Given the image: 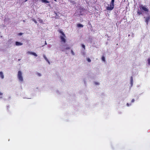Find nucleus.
Masks as SVG:
<instances>
[{
	"instance_id": "f257e3e1",
	"label": "nucleus",
	"mask_w": 150,
	"mask_h": 150,
	"mask_svg": "<svg viewBox=\"0 0 150 150\" xmlns=\"http://www.w3.org/2000/svg\"><path fill=\"white\" fill-rule=\"evenodd\" d=\"M115 0H111V1L110 4V6H107L106 7V9L108 11H111L114 8V3Z\"/></svg>"
},
{
	"instance_id": "f03ea898",
	"label": "nucleus",
	"mask_w": 150,
	"mask_h": 150,
	"mask_svg": "<svg viewBox=\"0 0 150 150\" xmlns=\"http://www.w3.org/2000/svg\"><path fill=\"white\" fill-rule=\"evenodd\" d=\"M139 8L140 10L142 11H145V12L148 13L149 11V9L146 8V6H143L142 5H141L139 6Z\"/></svg>"
},
{
	"instance_id": "7ed1b4c3",
	"label": "nucleus",
	"mask_w": 150,
	"mask_h": 150,
	"mask_svg": "<svg viewBox=\"0 0 150 150\" xmlns=\"http://www.w3.org/2000/svg\"><path fill=\"white\" fill-rule=\"evenodd\" d=\"M59 32L61 33L62 35V36H60L61 41L63 42L64 43H65L66 42V40L65 39V38L66 37L64 33L61 30H59Z\"/></svg>"
},
{
	"instance_id": "20e7f679",
	"label": "nucleus",
	"mask_w": 150,
	"mask_h": 150,
	"mask_svg": "<svg viewBox=\"0 0 150 150\" xmlns=\"http://www.w3.org/2000/svg\"><path fill=\"white\" fill-rule=\"evenodd\" d=\"M18 77L19 81L21 82L23 81L22 72L21 71H19L18 72Z\"/></svg>"
},
{
	"instance_id": "39448f33",
	"label": "nucleus",
	"mask_w": 150,
	"mask_h": 150,
	"mask_svg": "<svg viewBox=\"0 0 150 150\" xmlns=\"http://www.w3.org/2000/svg\"><path fill=\"white\" fill-rule=\"evenodd\" d=\"M150 19V16H148L145 19V22H146L147 25L148 24V22Z\"/></svg>"
},
{
	"instance_id": "423d86ee",
	"label": "nucleus",
	"mask_w": 150,
	"mask_h": 150,
	"mask_svg": "<svg viewBox=\"0 0 150 150\" xmlns=\"http://www.w3.org/2000/svg\"><path fill=\"white\" fill-rule=\"evenodd\" d=\"M27 53L28 54H31L32 55H33L36 57H37V55L35 52H30L29 51H28V52H27Z\"/></svg>"
},
{
	"instance_id": "0eeeda50",
	"label": "nucleus",
	"mask_w": 150,
	"mask_h": 150,
	"mask_svg": "<svg viewBox=\"0 0 150 150\" xmlns=\"http://www.w3.org/2000/svg\"><path fill=\"white\" fill-rule=\"evenodd\" d=\"M16 45L17 46L22 45H23V44L22 42H16Z\"/></svg>"
},
{
	"instance_id": "6e6552de",
	"label": "nucleus",
	"mask_w": 150,
	"mask_h": 150,
	"mask_svg": "<svg viewBox=\"0 0 150 150\" xmlns=\"http://www.w3.org/2000/svg\"><path fill=\"white\" fill-rule=\"evenodd\" d=\"M43 56L45 60L48 62V63H49V64H50V62L49 61V60H48V59H47V58L46 56L45 55H44Z\"/></svg>"
},
{
	"instance_id": "1a4fd4ad",
	"label": "nucleus",
	"mask_w": 150,
	"mask_h": 150,
	"mask_svg": "<svg viewBox=\"0 0 150 150\" xmlns=\"http://www.w3.org/2000/svg\"><path fill=\"white\" fill-rule=\"evenodd\" d=\"M77 26L78 27H83V25L80 23H78L77 24Z\"/></svg>"
},
{
	"instance_id": "9d476101",
	"label": "nucleus",
	"mask_w": 150,
	"mask_h": 150,
	"mask_svg": "<svg viewBox=\"0 0 150 150\" xmlns=\"http://www.w3.org/2000/svg\"><path fill=\"white\" fill-rule=\"evenodd\" d=\"M0 76L1 79H3L4 78V76L3 74V72L2 71L0 72Z\"/></svg>"
},
{
	"instance_id": "9b49d317",
	"label": "nucleus",
	"mask_w": 150,
	"mask_h": 150,
	"mask_svg": "<svg viewBox=\"0 0 150 150\" xmlns=\"http://www.w3.org/2000/svg\"><path fill=\"white\" fill-rule=\"evenodd\" d=\"M41 1L42 2L45 3H50V2L47 0H41Z\"/></svg>"
},
{
	"instance_id": "f8f14e48",
	"label": "nucleus",
	"mask_w": 150,
	"mask_h": 150,
	"mask_svg": "<svg viewBox=\"0 0 150 150\" xmlns=\"http://www.w3.org/2000/svg\"><path fill=\"white\" fill-rule=\"evenodd\" d=\"M38 19H39L38 21L40 23H43V21L42 19H40V18H38Z\"/></svg>"
},
{
	"instance_id": "ddd939ff",
	"label": "nucleus",
	"mask_w": 150,
	"mask_h": 150,
	"mask_svg": "<svg viewBox=\"0 0 150 150\" xmlns=\"http://www.w3.org/2000/svg\"><path fill=\"white\" fill-rule=\"evenodd\" d=\"M137 14L138 15H141V14H142V11H137Z\"/></svg>"
},
{
	"instance_id": "4468645a",
	"label": "nucleus",
	"mask_w": 150,
	"mask_h": 150,
	"mask_svg": "<svg viewBox=\"0 0 150 150\" xmlns=\"http://www.w3.org/2000/svg\"><path fill=\"white\" fill-rule=\"evenodd\" d=\"M130 81H131V85H132L133 83V77L132 76H131V79H130Z\"/></svg>"
},
{
	"instance_id": "2eb2a0df",
	"label": "nucleus",
	"mask_w": 150,
	"mask_h": 150,
	"mask_svg": "<svg viewBox=\"0 0 150 150\" xmlns=\"http://www.w3.org/2000/svg\"><path fill=\"white\" fill-rule=\"evenodd\" d=\"M147 61L148 64L150 65V58H148Z\"/></svg>"
},
{
	"instance_id": "dca6fc26",
	"label": "nucleus",
	"mask_w": 150,
	"mask_h": 150,
	"mask_svg": "<svg viewBox=\"0 0 150 150\" xmlns=\"http://www.w3.org/2000/svg\"><path fill=\"white\" fill-rule=\"evenodd\" d=\"M70 2L72 4H75V1H74L70 0Z\"/></svg>"
},
{
	"instance_id": "f3484780",
	"label": "nucleus",
	"mask_w": 150,
	"mask_h": 150,
	"mask_svg": "<svg viewBox=\"0 0 150 150\" xmlns=\"http://www.w3.org/2000/svg\"><path fill=\"white\" fill-rule=\"evenodd\" d=\"M102 60L105 62V57L104 56H103L102 57Z\"/></svg>"
},
{
	"instance_id": "a211bd4d",
	"label": "nucleus",
	"mask_w": 150,
	"mask_h": 150,
	"mask_svg": "<svg viewBox=\"0 0 150 150\" xmlns=\"http://www.w3.org/2000/svg\"><path fill=\"white\" fill-rule=\"evenodd\" d=\"M32 20L35 23H37V22L34 19H32Z\"/></svg>"
},
{
	"instance_id": "6ab92c4d",
	"label": "nucleus",
	"mask_w": 150,
	"mask_h": 150,
	"mask_svg": "<svg viewBox=\"0 0 150 150\" xmlns=\"http://www.w3.org/2000/svg\"><path fill=\"white\" fill-rule=\"evenodd\" d=\"M81 46L84 49H85V46L84 45L82 44L81 45Z\"/></svg>"
},
{
	"instance_id": "aec40b11",
	"label": "nucleus",
	"mask_w": 150,
	"mask_h": 150,
	"mask_svg": "<svg viewBox=\"0 0 150 150\" xmlns=\"http://www.w3.org/2000/svg\"><path fill=\"white\" fill-rule=\"evenodd\" d=\"M87 61L88 62H91V60L89 58H87Z\"/></svg>"
},
{
	"instance_id": "412c9836",
	"label": "nucleus",
	"mask_w": 150,
	"mask_h": 150,
	"mask_svg": "<svg viewBox=\"0 0 150 150\" xmlns=\"http://www.w3.org/2000/svg\"><path fill=\"white\" fill-rule=\"evenodd\" d=\"M71 53L73 55H74V52L73 51L71 50Z\"/></svg>"
},
{
	"instance_id": "4be33fe9",
	"label": "nucleus",
	"mask_w": 150,
	"mask_h": 150,
	"mask_svg": "<svg viewBox=\"0 0 150 150\" xmlns=\"http://www.w3.org/2000/svg\"><path fill=\"white\" fill-rule=\"evenodd\" d=\"M23 34V33H18V35H21Z\"/></svg>"
},
{
	"instance_id": "5701e85b",
	"label": "nucleus",
	"mask_w": 150,
	"mask_h": 150,
	"mask_svg": "<svg viewBox=\"0 0 150 150\" xmlns=\"http://www.w3.org/2000/svg\"><path fill=\"white\" fill-rule=\"evenodd\" d=\"M37 75L40 76H41V74L39 73H38Z\"/></svg>"
},
{
	"instance_id": "b1692460",
	"label": "nucleus",
	"mask_w": 150,
	"mask_h": 150,
	"mask_svg": "<svg viewBox=\"0 0 150 150\" xmlns=\"http://www.w3.org/2000/svg\"><path fill=\"white\" fill-rule=\"evenodd\" d=\"M134 101V99H133L131 100V102L133 103Z\"/></svg>"
},
{
	"instance_id": "393cba45",
	"label": "nucleus",
	"mask_w": 150,
	"mask_h": 150,
	"mask_svg": "<svg viewBox=\"0 0 150 150\" xmlns=\"http://www.w3.org/2000/svg\"><path fill=\"white\" fill-rule=\"evenodd\" d=\"M70 49V48L69 47H67L66 48V49L67 50Z\"/></svg>"
},
{
	"instance_id": "a878e982",
	"label": "nucleus",
	"mask_w": 150,
	"mask_h": 150,
	"mask_svg": "<svg viewBox=\"0 0 150 150\" xmlns=\"http://www.w3.org/2000/svg\"><path fill=\"white\" fill-rule=\"evenodd\" d=\"M3 95V93L0 92V95Z\"/></svg>"
},
{
	"instance_id": "bb28decb",
	"label": "nucleus",
	"mask_w": 150,
	"mask_h": 150,
	"mask_svg": "<svg viewBox=\"0 0 150 150\" xmlns=\"http://www.w3.org/2000/svg\"><path fill=\"white\" fill-rule=\"evenodd\" d=\"M45 45H47V42H46V41L45 42Z\"/></svg>"
},
{
	"instance_id": "cd10ccee",
	"label": "nucleus",
	"mask_w": 150,
	"mask_h": 150,
	"mask_svg": "<svg viewBox=\"0 0 150 150\" xmlns=\"http://www.w3.org/2000/svg\"><path fill=\"white\" fill-rule=\"evenodd\" d=\"M95 83H96V84L97 85L98 84V83H97V82H96Z\"/></svg>"
},
{
	"instance_id": "c85d7f7f",
	"label": "nucleus",
	"mask_w": 150,
	"mask_h": 150,
	"mask_svg": "<svg viewBox=\"0 0 150 150\" xmlns=\"http://www.w3.org/2000/svg\"><path fill=\"white\" fill-rule=\"evenodd\" d=\"M127 105L128 106H129V104H128V103H127Z\"/></svg>"
},
{
	"instance_id": "c756f323",
	"label": "nucleus",
	"mask_w": 150,
	"mask_h": 150,
	"mask_svg": "<svg viewBox=\"0 0 150 150\" xmlns=\"http://www.w3.org/2000/svg\"><path fill=\"white\" fill-rule=\"evenodd\" d=\"M55 1H57V0H54Z\"/></svg>"
},
{
	"instance_id": "7c9ffc66",
	"label": "nucleus",
	"mask_w": 150,
	"mask_h": 150,
	"mask_svg": "<svg viewBox=\"0 0 150 150\" xmlns=\"http://www.w3.org/2000/svg\"><path fill=\"white\" fill-rule=\"evenodd\" d=\"M27 1V0H25V2L26 1Z\"/></svg>"
}]
</instances>
